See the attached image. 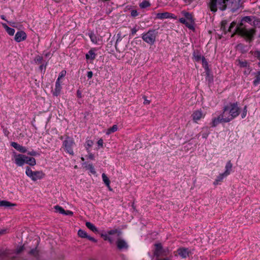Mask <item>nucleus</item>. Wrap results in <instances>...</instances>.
I'll return each mask as SVG.
<instances>
[{"label": "nucleus", "instance_id": "nucleus-46", "mask_svg": "<svg viewBox=\"0 0 260 260\" xmlns=\"http://www.w3.org/2000/svg\"><path fill=\"white\" fill-rule=\"evenodd\" d=\"M73 214V212L69 211V210H67V211H65V213H64V215H72Z\"/></svg>", "mask_w": 260, "mask_h": 260}, {"label": "nucleus", "instance_id": "nucleus-22", "mask_svg": "<svg viewBox=\"0 0 260 260\" xmlns=\"http://www.w3.org/2000/svg\"><path fill=\"white\" fill-rule=\"evenodd\" d=\"M203 115L202 112L200 111H197L194 112L192 115L193 120L196 122L200 120L203 117Z\"/></svg>", "mask_w": 260, "mask_h": 260}, {"label": "nucleus", "instance_id": "nucleus-49", "mask_svg": "<svg viewBox=\"0 0 260 260\" xmlns=\"http://www.w3.org/2000/svg\"><path fill=\"white\" fill-rule=\"evenodd\" d=\"M208 134H206V133H204L202 134V137L203 138H205V139H206L208 137Z\"/></svg>", "mask_w": 260, "mask_h": 260}, {"label": "nucleus", "instance_id": "nucleus-51", "mask_svg": "<svg viewBox=\"0 0 260 260\" xmlns=\"http://www.w3.org/2000/svg\"><path fill=\"white\" fill-rule=\"evenodd\" d=\"M149 103H150L149 101H148V100H147L146 99H145L144 102V104H149Z\"/></svg>", "mask_w": 260, "mask_h": 260}, {"label": "nucleus", "instance_id": "nucleus-14", "mask_svg": "<svg viewBox=\"0 0 260 260\" xmlns=\"http://www.w3.org/2000/svg\"><path fill=\"white\" fill-rule=\"evenodd\" d=\"M172 15L169 12L158 13L156 14V18L159 19H164L172 18Z\"/></svg>", "mask_w": 260, "mask_h": 260}, {"label": "nucleus", "instance_id": "nucleus-59", "mask_svg": "<svg viewBox=\"0 0 260 260\" xmlns=\"http://www.w3.org/2000/svg\"><path fill=\"white\" fill-rule=\"evenodd\" d=\"M239 63L241 64V67H242L243 66V63L242 62H239Z\"/></svg>", "mask_w": 260, "mask_h": 260}, {"label": "nucleus", "instance_id": "nucleus-35", "mask_svg": "<svg viewBox=\"0 0 260 260\" xmlns=\"http://www.w3.org/2000/svg\"><path fill=\"white\" fill-rule=\"evenodd\" d=\"M54 209L55 210V212L57 213H59L62 214H64V213H65V210L62 207L59 206H55L54 207Z\"/></svg>", "mask_w": 260, "mask_h": 260}, {"label": "nucleus", "instance_id": "nucleus-4", "mask_svg": "<svg viewBox=\"0 0 260 260\" xmlns=\"http://www.w3.org/2000/svg\"><path fill=\"white\" fill-rule=\"evenodd\" d=\"M157 35L158 32L156 29H149L142 35V39L146 43L152 45L155 43Z\"/></svg>", "mask_w": 260, "mask_h": 260}, {"label": "nucleus", "instance_id": "nucleus-44", "mask_svg": "<svg viewBox=\"0 0 260 260\" xmlns=\"http://www.w3.org/2000/svg\"><path fill=\"white\" fill-rule=\"evenodd\" d=\"M87 239H89L90 241H91L95 243H96L97 242V240L96 239H95L94 238L90 237L89 236H88Z\"/></svg>", "mask_w": 260, "mask_h": 260}, {"label": "nucleus", "instance_id": "nucleus-25", "mask_svg": "<svg viewBox=\"0 0 260 260\" xmlns=\"http://www.w3.org/2000/svg\"><path fill=\"white\" fill-rule=\"evenodd\" d=\"M86 226L89 229H90L91 231H92V232H94V233H98V229L95 227V226L92 224V223L90 222H86Z\"/></svg>", "mask_w": 260, "mask_h": 260}, {"label": "nucleus", "instance_id": "nucleus-2", "mask_svg": "<svg viewBox=\"0 0 260 260\" xmlns=\"http://www.w3.org/2000/svg\"><path fill=\"white\" fill-rule=\"evenodd\" d=\"M233 0H209L208 8L212 13H215L218 10H225L228 7L229 3H233Z\"/></svg>", "mask_w": 260, "mask_h": 260}, {"label": "nucleus", "instance_id": "nucleus-52", "mask_svg": "<svg viewBox=\"0 0 260 260\" xmlns=\"http://www.w3.org/2000/svg\"><path fill=\"white\" fill-rule=\"evenodd\" d=\"M9 23L11 26L15 27V23L14 22H9Z\"/></svg>", "mask_w": 260, "mask_h": 260}, {"label": "nucleus", "instance_id": "nucleus-60", "mask_svg": "<svg viewBox=\"0 0 260 260\" xmlns=\"http://www.w3.org/2000/svg\"><path fill=\"white\" fill-rule=\"evenodd\" d=\"M81 159H82L83 161H84V157H81Z\"/></svg>", "mask_w": 260, "mask_h": 260}, {"label": "nucleus", "instance_id": "nucleus-3", "mask_svg": "<svg viewBox=\"0 0 260 260\" xmlns=\"http://www.w3.org/2000/svg\"><path fill=\"white\" fill-rule=\"evenodd\" d=\"M108 234L110 235H115V239H117L116 245L119 250L126 249L128 248V245L126 241L120 238V236L121 232L118 230H112L108 231Z\"/></svg>", "mask_w": 260, "mask_h": 260}, {"label": "nucleus", "instance_id": "nucleus-12", "mask_svg": "<svg viewBox=\"0 0 260 260\" xmlns=\"http://www.w3.org/2000/svg\"><path fill=\"white\" fill-rule=\"evenodd\" d=\"M26 38V35L23 31H19L16 32L15 36V40L17 42H20Z\"/></svg>", "mask_w": 260, "mask_h": 260}, {"label": "nucleus", "instance_id": "nucleus-58", "mask_svg": "<svg viewBox=\"0 0 260 260\" xmlns=\"http://www.w3.org/2000/svg\"><path fill=\"white\" fill-rule=\"evenodd\" d=\"M118 41H119V39H118L116 41V45L117 44Z\"/></svg>", "mask_w": 260, "mask_h": 260}, {"label": "nucleus", "instance_id": "nucleus-11", "mask_svg": "<svg viewBox=\"0 0 260 260\" xmlns=\"http://www.w3.org/2000/svg\"><path fill=\"white\" fill-rule=\"evenodd\" d=\"M221 115L223 118V119H224V122H229L234 118L225 107L224 108L223 113Z\"/></svg>", "mask_w": 260, "mask_h": 260}, {"label": "nucleus", "instance_id": "nucleus-36", "mask_svg": "<svg viewBox=\"0 0 260 260\" xmlns=\"http://www.w3.org/2000/svg\"><path fill=\"white\" fill-rule=\"evenodd\" d=\"M118 129L117 125H114L112 127L109 128L106 133L107 135H109L112 133L116 132Z\"/></svg>", "mask_w": 260, "mask_h": 260}, {"label": "nucleus", "instance_id": "nucleus-54", "mask_svg": "<svg viewBox=\"0 0 260 260\" xmlns=\"http://www.w3.org/2000/svg\"><path fill=\"white\" fill-rule=\"evenodd\" d=\"M77 94H78V96L79 97H81V92H80V91H77Z\"/></svg>", "mask_w": 260, "mask_h": 260}, {"label": "nucleus", "instance_id": "nucleus-27", "mask_svg": "<svg viewBox=\"0 0 260 260\" xmlns=\"http://www.w3.org/2000/svg\"><path fill=\"white\" fill-rule=\"evenodd\" d=\"M227 177L226 175H225L224 174L221 173L219 174L217 177L216 180H215L214 184H218L219 182H221L224 178Z\"/></svg>", "mask_w": 260, "mask_h": 260}, {"label": "nucleus", "instance_id": "nucleus-20", "mask_svg": "<svg viewBox=\"0 0 260 260\" xmlns=\"http://www.w3.org/2000/svg\"><path fill=\"white\" fill-rule=\"evenodd\" d=\"M233 165L230 161H228L225 167V171L223 172L225 175H229L232 171Z\"/></svg>", "mask_w": 260, "mask_h": 260}, {"label": "nucleus", "instance_id": "nucleus-18", "mask_svg": "<svg viewBox=\"0 0 260 260\" xmlns=\"http://www.w3.org/2000/svg\"><path fill=\"white\" fill-rule=\"evenodd\" d=\"M61 89V82L60 81L56 80L55 83V87L53 91V94L57 96L60 93Z\"/></svg>", "mask_w": 260, "mask_h": 260}, {"label": "nucleus", "instance_id": "nucleus-40", "mask_svg": "<svg viewBox=\"0 0 260 260\" xmlns=\"http://www.w3.org/2000/svg\"><path fill=\"white\" fill-rule=\"evenodd\" d=\"M87 168L88 169H89L90 170V172L92 173V174H95V171L94 170V169L93 168V167L92 166V165L91 164H89L87 166Z\"/></svg>", "mask_w": 260, "mask_h": 260}, {"label": "nucleus", "instance_id": "nucleus-33", "mask_svg": "<svg viewBox=\"0 0 260 260\" xmlns=\"http://www.w3.org/2000/svg\"><path fill=\"white\" fill-rule=\"evenodd\" d=\"M78 235L80 237L82 238H87L88 236L85 231L82 230H79L78 231Z\"/></svg>", "mask_w": 260, "mask_h": 260}, {"label": "nucleus", "instance_id": "nucleus-57", "mask_svg": "<svg viewBox=\"0 0 260 260\" xmlns=\"http://www.w3.org/2000/svg\"><path fill=\"white\" fill-rule=\"evenodd\" d=\"M5 231V230H3V231H0V234L3 233Z\"/></svg>", "mask_w": 260, "mask_h": 260}, {"label": "nucleus", "instance_id": "nucleus-26", "mask_svg": "<svg viewBox=\"0 0 260 260\" xmlns=\"http://www.w3.org/2000/svg\"><path fill=\"white\" fill-rule=\"evenodd\" d=\"M25 164L34 166L36 164V159L33 157H29L27 156V158H26L25 160Z\"/></svg>", "mask_w": 260, "mask_h": 260}, {"label": "nucleus", "instance_id": "nucleus-13", "mask_svg": "<svg viewBox=\"0 0 260 260\" xmlns=\"http://www.w3.org/2000/svg\"><path fill=\"white\" fill-rule=\"evenodd\" d=\"M223 118L221 114L217 117L213 118L212 121V126L215 127L220 123L224 122V119L223 120Z\"/></svg>", "mask_w": 260, "mask_h": 260}, {"label": "nucleus", "instance_id": "nucleus-47", "mask_svg": "<svg viewBox=\"0 0 260 260\" xmlns=\"http://www.w3.org/2000/svg\"><path fill=\"white\" fill-rule=\"evenodd\" d=\"M98 145L99 146H101V147H102L103 145V141L102 139H100L98 141Z\"/></svg>", "mask_w": 260, "mask_h": 260}, {"label": "nucleus", "instance_id": "nucleus-32", "mask_svg": "<svg viewBox=\"0 0 260 260\" xmlns=\"http://www.w3.org/2000/svg\"><path fill=\"white\" fill-rule=\"evenodd\" d=\"M260 83V71L258 72L255 76V79L253 81V84L255 86Z\"/></svg>", "mask_w": 260, "mask_h": 260}, {"label": "nucleus", "instance_id": "nucleus-37", "mask_svg": "<svg viewBox=\"0 0 260 260\" xmlns=\"http://www.w3.org/2000/svg\"><path fill=\"white\" fill-rule=\"evenodd\" d=\"M139 6L141 8H146L149 7L150 6V4L147 1H144L140 4Z\"/></svg>", "mask_w": 260, "mask_h": 260}, {"label": "nucleus", "instance_id": "nucleus-16", "mask_svg": "<svg viewBox=\"0 0 260 260\" xmlns=\"http://www.w3.org/2000/svg\"><path fill=\"white\" fill-rule=\"evenodd\" d=\"M95 51V50L94 49H90L85 55L86 59L92 60L95 59L96 57Z\"/></svg>", "mask_w": 260, "mask_h": 260}, {"label": "nucleus", "instance_id": "nucleus-45", "mask_svg": "<svg viewBox=\"0 0 260 260\" xmlns=\"http://www.w3.org/2000/svg\"><path fill=\"white\" fill-rule=\"evenodd\" d=\"M87 77L89 78V79H90L92 78V76H93V73L91 71H89L87 72Z\"/></svg>", "mask_w": 260, "mask_h": 260}, {"label": "nucleus", "instance_id": "nucleus-23", "mask_svg": "<svg viewBox=\"0 0 260 260\" xmlns=\"http://www.w3.org/2000/svg\"><path fill=\"white\" fill-rule=\"evenodd\" d=\"M102 236L104 237L105 240H108L111 244L114 242L115 239V235H110L108 233L107 234H102Z\"/></svg>", "mask_w": 260, "mask_h": 260}, {"label": "nucleus", "instance_id": "nucleus-56", "mask_svg": "<svg viewBox=\"0 0 260 260\" xmlns=\"http://www.w3.org/2000/svg\"><path fill=\"white\" fill-rule=\"evenodd\" d=\"M157 260H169V258H164V259H157Z\"/></svg>", "mask_w": 260, "mask_h": 260}, {"label": "nucleus", "instance_id": "nucleus-50", "mask_svg": "<svg viewBox=\"0 0 260 260\" xmlns=\"http://www.w3.org/2000/svg\"><path fill=\"white\" fill-rule=\"evenodd\" d=\"M93 157H94V156H93V154H92L91 153L89 154V158L90 159H93Z\"/></svg>", "mask_w": 260, "mask_h": 260}, {"label": "nucleus", "instance_id": "nucleus-42", "mask_svg": "<svg viewBox=\"0 0 260 260\" xmlns=\"http://www.w3.org/2000/svg\"><path fill=\"white\" fill-rule=\"evenodd\" d=\"M137 31H138V29L136 27H134V28H133L131 29L132 35V36L135 35L136 34V32H137Z\"/></svg>", "mask_w": 260, "mask_h": 260}, {"label": "nucleus", "instance_id": "nucleus-17", "mask_svg": "<svg viewBox=\"0 0 260 260\" xmlns=\"http://www.w3.org/2000/svg\"><path fill=\"white\" fill-rule=\"evenodd\" d=\"M179 22L182 24H184L186 27L191 29L193 28V26L192 24V21H189L184 18H181L179 19Z\"/></svg>", "mask_w": 260, "mask_h": 260}, {"label": "nucleus", "instance_id": "nucleus-29", "mask_svg": "<svg viewBox=\"0 0 260 260\" xmlns=\"http://www.w3.org/2000/svg\"><path fill=\"white\" fill-rule=\"evenodd\" d=\"M102 177L103 181H104V182L105 183L106 186L110 188V181L108 177L106 176V175L105 173L102 174Z\"/></svg>", "mask_w": 260, "mask_h": 260}, {"label": "nucleus", "instance_id": "nucleus-61", "mask_svg": "<svg viewBox=\"0 0 260 260\" xmlns=\"http://www.w3.org/2000/svg\"><path fill=\"white\" fill-rule=\"evenodd\" d=\"M244 67H246V63L245 62V65H244Z\"/></svg>", "mask_w": 260, "mask_h": 260}, {"label": "nucleus", "instance_id": "nucleus-8", "mask_svg": "<svg viewBox=\"0 0 260 260\" xmlns=\"http://www.w3.org/2000/svg\"><path fill=\"white\" fill-rule=\"evenodd\" d=\"M14 157L15 159V162L18 166H22L25 164L26 158L27 156L23 154H14Z\"/></svg>", "mask_w": 260, "mask_h": 260}, {"label": "nucleus", "instance_id": "nucleus-5", "mask_svg": "<svg viewBox=\"0 0 260 260\" xmlns=\"http://www.w3.org/2000/svg\"><path fill=\"white\" fill-rule=\"evenodd\" d=\"M25 173L33 181L41 179L44 176L42 171H32L30 168L26 167Z\"/></svg>", "mask_w": 260, "mask_h": 260}, {"label": "nucleus", "instance_id": "nucleus-9", "mask_svg": "<svg viewBox=\"0 0 260 260\" xmlns=\"http://www.w3.org/2000/svg\"><path fill=\"white\" fill-rule=\"evenodd\" d=\"M245 40L249 42L251 41L255 34V30L254 28L247 29L245 26Z\"/></svg>", "mask_w": 260, "mask_h": 260}, {"label": "nucleus", "instance_id": "nucleus-31", "mask_svg": "<svg viewBox=\"0 0 260 260\" xmlns=\"http://www.w3.org/2000/svg\"><path fill=\"white\" fill-rule=\"evenodd\" d=\"M193 57L194 58V59L196 60V61H199L201 59H202V61L203 62H205V59L204 57H202L201 54H200L199 53H196L194 52V54H193Z\"/></svg>", "mask_w": 260, "mask_h": 260}, {"label": "nucleus", "instance_id": "nucleus-28", "mask_svg": "<svg viewBox=\"0 0 260 260\" xmlns=\"http://www.w3.org/2000/svg\"><path fill=\"white\" fill-rule=\"evenodd\" d=\"M181 14L184 16L187 20L192 21V15L189 13L183 11L181 12Z\"/></svg>", "mask_w": 260, "mask_h": 260}, {"label": "nucleus", "instance_id": "nucleus-6", "mask_svg": "<svg viewBox=\"0 0 260 260\" xmlns=\"http://www.w3.org/2000/svg\"><path fill=\"white\" fill-rule=\"evenodd\" d=\"M225 107L234 118L236 117L239 114L240 110L237 104H230L225 106Z\"/></svg>", "mask_w": 260, "mask_h": 260}, {"label": "nucleus", "instance_id": "nucleus-34", "mask_svg": "<svg viewBox=\"0 0 260 260\" xmlns=\"http://www.w3.org/2000/svg\"><path fill=\"white\" fill-rule=\"evenodd\" d=\"M89 36L92 43L94 44L98 43V39L96 36L94 34H93L92 32H90L89 34Z\"/></svg>", "mask_w": 260, "mask_h": 260}, {"label": "nucleus", "instance_id": "nucleus-10", "mask_svg": "<svg viewBox=\"0 0 260 260\" xmlns=\"http://www.w3.org/2000/svg\"><path fill=\"white\" fill-rule=\"evenodd\" d=\"M155 249L154 252V254L157 256L160 255H164L166 254L167 250L164 249L162 247L161 244H156L155 245Z\"/></svg>", "mask_w": 260, "mask_h": 260}, {"label": "nucleus", "instance_id": "nucleus-53", "mask_svg": "<svg viewBox=\"0 0 260 260\" xmlns=\"http://www.w3.org/2000/svg\"><path fill=\"white\" fill-rule=\"evenodd\" d=\"M36 252V249H33L30 251V253L32 254H35Z\"/></svg>", "mask_w": 260, "mask_h": 260}, {"label": "nucleus", "instance_id": "nucleus-19", "mask_svg": "<svg viewBox=\"0 0 260 260\" xmlns=\"http://www.w3.org/2000/svg\"><path fill=\"white\" fill-rule=\"evenodd\" d=\"M178 254L182 258H186L188 256L189 252L187 249L180 248L178 250Z\"/></svg>", "mask_w": 260, "mask_h": 260}, {"label": "nucleus", "instance_id": "nucleus-39", "mask_svg": "<svg viewBox=\"0 0 260 260\" xmlns=\"http://www.w3.org/2000/svg\"><path fill=\"white\" fill-rule=\"evenodd\" d=\"M66 74V72L65 71H62L60 73L59 75L57 80L60 81V80L65 76Z\"/></svg>", "mask_w": 260, "mask_h": 260}, {"label": "nucleus", "instance_id": "nucleus-48", "mask_svg": "<svg viewBox=\"0 0 260 260\" xmlns=\"http://www.w3.org/2000/svg\"><path fill=\"white\" fill-rule=\"evenodd\" d=\"M23 246H21L20 247H19V248H18L17 249V252L18 253H19L21 252L23 250Z\"/></svg>", "mask_w": 260, "mask_h": 260}, {"label": "nucleus", "instance_id": "nucleus-55", "mask_svg": "<svg viewBox=\"0 0 260 260\" xmlns=\"http://www.w3.org/2000/svg\"><path fill=\"white\" fill-rule=\"evenodd\" d=\"M1 18L4 19V20H5V16L4 15H2L1 16Z\"/></svg>", "mask_w": 260, "mask_h": 260}, {"label": "nucleus", "instance_id": "nucleus-38", "mask_svg": "<svg viewBox=\"0 0 260 260\" xmlns=\"http://www.w3.org/2000/svg\"><path fill=\"white\" fill-rule=\"evenodd\" d=\"M93 143L91 140H87L85 144V148L88 151V149L90 147H91Z\"/></svg>", "mask_w": 260, "mask_h": 260}, {"label": "nucleus", "instance_id": "nucleus-15", "mask_svg": "<svg viewBox=\"0 0 260 260\" xmlns=\"http://www.w3.org/2000/svg\"><path fill=\"white\" fill-rule=\"evenodd\" d=\"M11 146L21 152L25 153L27 151V150L25 147L17 144L16 142H12Z\"/></svg>", "mask_w": 260, "mask_h": 260}, {"label": "nucleus", "instance_id": "nucleus-43", "mask_svg": "<svg viewBox=\"0 0 260 260\" xmlns=\"http://www.w3.org/2000/svg\"><path fill=\"white\" fill-rule=\"evenodd\" d=\"M28 154L31 156H36L38 155V153L36 151L32 150L31 151L28 152Z\"/></svg>", "mask_w": 260, "mask_h": 260}, {"label": "nucleus", "instance_id": "nucleus-24", "mask_svg": "<svg viewBox=\"0 0 260 260\" xmlns=\"http://www.w3.org/2000/svg\"><path fill=\"white\" fill-rule=\"evenodd\" d=\"M3 26L5 28L8 34L10 36H13L15 33V29L9 27L6 24L2 23Z\"/></svg>", "mask_w": 260, "mask_h": 260}, {"label": "nucleus", "instance_id": "nucleus-30", "mask_svg": "<svg viewBox=\"0 0 260 260\" xmlns=\"http://www.w3.org/2000/svg\"><path fill=\"white\" fill-rule=\"evenodd\" d=\"M12 206H14V204H12L10 202L6 201H0V207H8Z\"/></svg>", "mask_w": 260, "mask_h": 260}, {"label": "nucleus", "instance_id": "nucleus-7", "mask_svg": "<svg viewBox=\"0 0 260 260\" xmlns=\"http://www.w3.org/2000/svg\"><path fill=\"white\" fill-rule=\"evenodd\" d=\"M74 145V141L72 139L68 138L63 143V145L66 151L70 154L73 155L74 152L72 147Z\"/></svg>", "mask_w": 260, "mask_h": 260}, {"label": "nucleus", "instance_id": "nucleus-21", "mask_svg": "<svg viewBox=\"0 0 260 260\" xmlns=\"http://www.w3.org/2000/svg\"><path fill=\"white\" fill-rule=\"evenodd\" d=\"M245 22H247L252 25H255L257 23L253 16H245Z\"/></svg>", "mask_w": 260, "mask_h": 260}, {"label": "nucleus", "instance_id": "nucleus-41", "mask_svg": "<svg viewBox=\"0 0 260 260\" xmlns=\"http://www.w3.org/2000/svg\"><path fill=\"white\" fill-rule=\"evenodd\" d=\"M131 15L132 17H136L138 15V13L136 10H132L131 11Z\"/></svg>", "mask_w": 260, "mask_h": 260}, {"label": "nucleus", "instance_id": "nucleus-1", "mask_svg": "<svg viewBox=\"0 0 260 260\" xmlns=\"http://www.w3.org/2000/svg\"><path fill=\"white\" fill-rule=\"evenodd\" d=\"M243 20L244 19L242 18L241 20L240 23L238 24H237L235 22H233L231 23L228 29H226L228 21L226 20H222L221 23V29L224 31L225 33H226L228 31L232 32L233 29L235 27L233 30L234 34H238L241 37H243L244 36V29L242 27Z\"/></svg>", "mask_w": 260, "mask_h": 260}]
</instances>
